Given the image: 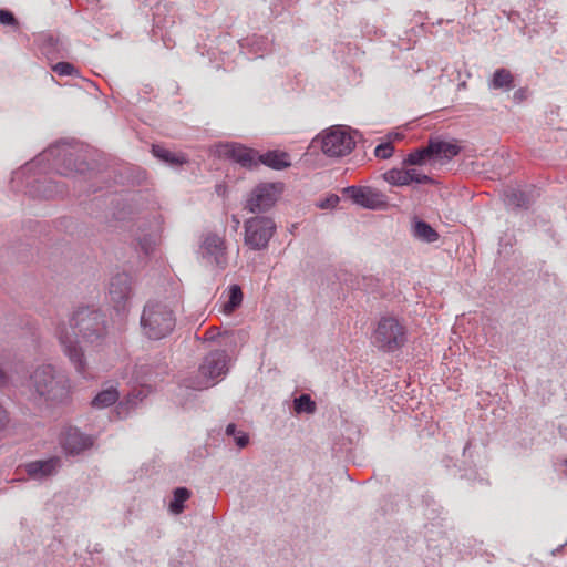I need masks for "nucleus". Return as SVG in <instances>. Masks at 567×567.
Masks as SVG:
<instances>
[{
  "mask_svg": "<svg viewBox=\"0 0 567 567\" xmlns=\"http://www.w3.org/2000/svg\"><path fill=\"white\" fill-rule=\"evenodd\" d=\"M468 447H470V443H467V444L464 446V450H463V453H464V454L466 453V451L468 450Z\"/></svg>",
  "mask_w": 567,
  "mask_h": 567,
  "instance_id": "nucleus-42",
  "label": "nucleus"
},
{
  "mask_svg": "<svg viewBox=\"0 0 567 567\" xmlns=\"http://www.w3.org/2000/svg\"><path fill=\"white\" fill-rule=\"evenodd\" d=\"M423 502L425 503L426 506H434L436 504L434 498L429 495L423 496Z\"/></svg>",
  "mask_w": 567,
  "mask_h": 567,
  "instance_id": "nucleus-41",
  "label": "nucleus"
},
{
  "mask_svg": "<svg viewBox=\"0 0 567 567\" xmlns=\"http://www.w3.org/2000/svg\"><path fill=\"white\" fill-rule=\"evenodd\" d=\"M24 386L31 396L47 402L63 403L70 395L69 378L52 364L38 365L30 373Z\"/></svg>",
  "mask_w": 567,
  "mask_h": 567,
  "instance_id": "nucleus-3",
  "label": "nucleus"
},
{
  "mask_svg": "<svg viewBox=\"0 0 567 567\" xmlns=\"http://www.w3.org/2000/svg\"><path fill=\"white\" fill-rule=\"evenodd\" d=\"M427 159H432V155L430 154L429 151V145L425 147L416 148L415 151L411 152L403 163L405 165H422Z\"/></svg>",
  "mask_w": 567,
  "mask_h": 567,
  "instance_id": "nucleus-26",
  "label": "nucleus"
},
{
  "mask_svg": "<svg viewBox=\"0 0 567 567\" xmlns=\"http://www.w3.org/2000/svg\"><path fill=\"white\" fill-rule=\"evenodd\" d=\"M9 414L6 409L0 404V431L4 430L9 423Z\"/></svg>",
  "mask_w": 567,
  "mask_h": 567,
  "instance_id": "nucleus-37",
  "label": "nucleus"
},
{
  "mask_svg": "<svg viewBox=\"0 0 567 567\" xmlns=\"http://www.w3.org/2000/svg\"><path fill=\"white\" fill-rule=\"evenodd\" d=\"M17 19L12 12L8 10H0V24L3 25H17Z\"/></svg>",
  "mask_w": 567,
  "mask_h": 567,
  "instance_id": "nucleus-35",
  "label": "nucleus"
},
{
  "mask_svg": "<svg viewBox=\"0 0 567 567\" xmlns=\"http://www.w3.org/2000/svg\"><path fill=\"white\" fill-rule=\"evenodd\" d=\"M136 395L137 394L128 393L127 396L117 404L116 412L121 417H126L133 410L138 406Z\"/></svg>",
  "mask_w": 567,
  "mask_h": 567,
  "instance_id": "nucleus-29",
  "label": "nucleus"
},
{
  "mask_svg": "<svg viewBox=\"0 0 567 567\" xmlns=\"http://www.w3.org/2000/svg\"><path fill=\"white\" fill-rule=\"evenodd\" d=\"M40 171L47 168L55 171L59 175L71 178H85L92 171L87 162V152L80 144L59 142L50 145L44 152L39 154L33 161L25 164L23 173H31L35 167L44 165Z\"/></svg>",
  "mask_w": 567,
  "mask_h": 567,
  "instance_id": "nucleus-2",
  "label": "nucleus"
},
{
  "mask_svg": "<svg viewBox=\"0 0 567 567\" xmlns=\"http://www.w3.org/2000/svg\"><path fill=\"white\" fill-rule=\"evenodd\" d=\"M141 244V248L142 250L144 251L145 255H148L150 251L152 250V245L151 243L148 241V239H144L143 241L140 243Z\"/></svg>",
  "mask_w": 567,
  "mask_h": 567,
  "instance_id": "nucleus-39",
  "label": "nucleus"
},
{
  "mask_svg": "<svg viewBox=\"0 0 567 567\" xmlns=\"http://www.w3.org/2000/svg\"><path fill=\"white\" fill-rule=\"evenodd\" d=\"M131 394H137L136 395V401L138 402V404L145 399V393L143 390H133L131 392Z\"/></svg>",
  "mask_w": 567,
  "mask_h": 567,
  "instance_id": "nucleus-40",
  "label": "nucleus"
},
{
  "mask_svg": "<svg viewBox=\"0 0 567 567\" xmlns=\"http://www.w3.org/2000/svg\"><path fill=\"white\" fill-rule=\"evenodd\" d=\"M409 173L411 174V183L430 184L433 182L429 175L421 174L415 168L409 169Z\"/></svg>",
  "mask_w": 567,
  "mask_h": 567,
  "instance_id": "nucleus-34",
  "label": "nucleus"
},
{
  "mask_svg": "<svg viewBox=\"0 0 567 567\" xmlns=\"http://www.w3.org/2000/svg\"><path fill=\"white\" fill-rule=\"evenodd\" d=\"M383 178L394 186H406L411 184L409 169L392 168L383 174Z\"/></svg>",
  "mask_w": 567,
  "mask_h": 567,
  "instance_id": "nucleus-24",
  "label": "nucleus"
},
{
  "mask_svg": "<svg viewBox=\"0 0 567 567\" xmlns=\"http://www.w3.org/2000/svg\"><path fill=\"white\" fill-rule=\"evenodd\" d=\"M258 165L264 164L274 169H282L290 166L288 154L285 152L270 151L257 157Z\"/></svg>",
  "mask_w": 567,
  "mask_h": 567,
  "instance_id": "nucleus-19",
  "label": "nucleus"
},
{
  "mask_svg": "<svg viewBox=\"0 0 567 567\" xmlns=\"http://www.w3.org/2000/svg\"><path fill=\"white\" fill-rule=\"evenodd\" d=\"M131 293L132 280L128 274L118 272L112 276L109 286V295L116 310L120 311L125 308L126 301L131 297Z\"/></svg>",
  "mask_w": 567,
  "mask_h": 567,
  "instance_id": "nucleus-13",
  "label": "nucleus"
},
{
  "mask_svg": "<svg viewBox=\"0 0 567 567\" xmlns=\"http://www.w3.org/2000/svg\"><path fill=\"white\" fill-rule=\"evenodd\" d=\"M393 152H394L393 145L390 142H388V143L379 144L374 150V155L378 158L386 159L392 156Z\"/></svg>",
  "mask_w": 567,
  "mask_h": 567,
  "instance_id": "nucleus-32",
  "label": "nucleus"
},
{
  "mask_svg": "<svg viewBox=\"0 0 567 567\" xmlns=\"http://www.w3.org/2000/svg\"><path fill=\"white\" fill-rule=\"evenodd\" d=\"M34 187V193L43 198H54L66 194L65 186L52 179L35 181Z\"/></svg>",
  "mask_w": 567,
  "mask_h": 567,
  "instance_id": "nucleus-18",
  "label": "nucleus"
},
{
  "mask_svg": "<svg viewBox=\"0 0 567 567\" xmlns=\"http://www.w3.org/2000/svg\"><path fill=\"white\" fill-rule=\"evenodd\" d=\"M243 301V292L239 286L233 285L229 288L228 301L224 305V311L229 313L234 311Z\"/></svg>",
  "mask_w": 567,
  "mask_h": 567,
  "instance_id": "nucleus-27",
  "label": "nucleus"
},
{
  "mask_svg": "<svg viewBox=\"0 0 567 567\" xmlns=\"http://www.w3.org/2000/svg\"><path fill=\"white\" fill-rule=\"evenodd\" d=\"M202 256L207 262L215 265L220 269H225L228 260L226 256V247L224 239L218 235H208L200 247Z\"/></svg>",
  "mask_w": 567,
  "mask_h": 567,
  "instance_id": "nucleus-11",
  "label": "nucleus"
},
{
  "mask_svg": "<svg viewBox=\"0 0 567 567\" xmlns=\"http://www.w3.org/2000/svg\"><path fill=\"white\" fill-rule=\"evenodd\" d=\"M339 203V197L337 195H331L324 202L320 204L321 208H333Z\"/></svg>",
  "mask_w": 567,
  "mask_h": 567,
  "instance_id": "nucleus-36",
  "label": "nucleus"
},
{
  "mask_svg": "<svg viewBox=\"0 0 567 567\" xmlns=\"http://www.w3.org/2000/svg\"><path fill=\"white\" fill-rule=\"evenodd\" d=\"M565 464L567 465V460H565Z\"/></svg>",
  "mask_w": 567,
  "mask_h": 567,
  "instance_id": "nucleus-43",
  "label": "nucleus"
},
{
  "mask_svg": "<svg viewBox=\"0 0 567 567\" xmlns=\"http://www.w3.org/2000/svg\"><path fill=\"white\" fill-rule=\"evenodd\" d=\"M239 44L241 48H245V47H248V45H251L255 48V51L256 52H259V51H265L266 50V44H267V41L261 38V37H252V38H247V39H244L241 41H239Z\"/></svg>",
  "mask_w": 567,
  "mask_h": 567,
  "instance_id": "nucleus-31",
  "label": "nucleus"
},
{
  "mask_svg": "<svg viewBox=\"0 0 567 567\" xmlns=\"http://www.w3.org/2000/svg\"><path fill=\"white\" fill-rule=\"evenodd\" d=\"M406 340V328L394 316H382L371 336V343L385 353L400 350L404 347Z\"/></svg>",
  "mask_w": 567,
  "mask_h": 567,
  "instance_id": "nucleus-6",
  "label": "nucleus"
},
{
  "mask_svg": "<svg viewBox=\"0 0 567 567\" xmlns=\"http://www.w3.org/2000/svg\"><path fill=\"white\" fill-rule=\"evenodd\" d=\"M176 316L172 307L164 301H148L141 315V328L151 340H161L172 333Z\"/></svg>",
  "mask_w": 567,
  "mask_h": 567,
  "instance_id": "nucleus-4",
  "label": "nucleus"
},
{
  "mask_svg": "<svg viewBox=\"0 0 567 567\" xmlns=\"http://www.w3.org/2000/svg\"><path fill=\"white\" fill-rule=\"evenodd\" d=\"M10 382L7 372L0 367V388H6Z\"/></svg>",
  "mask_w": 567,
  "mask_h": 567,
  "instance_id": "nucleus-38",
  "label": "nucleus"
},
{
  "mask_svg": "<svg viewBox=\"0 0 567 567\" xmlns=\"http://www.w3.org/2000/svg\"><path fill=\"white\" fill-rule=\"evenodd\" d=\"M229 357L226 350L209 352L198 368L197 375L184 380L188 389L205 390L215 385L228 372Z\"/></svg>",
  "mask_w": 567,
  "mask_h": 567,
  "instance_id": "nucleus-5",
  "label": "nucleus"
},
{
  "mask_svg": "<svg viewBox=\"0 0 567 567\" xmlns=\"http://www.w3.org/2000/svg\"><path fill=\"white\" fill-rule=\"evenodd\" d=\"M413 236L423 243H434L439 239V233L426 221L416 220L413 225Z\"/></svg>",
  "mask_w": 567,
  "mask_h": 567,
  "instance_id": "nucleus-21",
  "label": "nucleus"
},
{
  "mask_svg": "<svg viewBox=\"0 0 567 567\" xmlns=\"http://www.w3.org/2000/svg\"><path fill=\"white\" fill-rule=\"evenodd\" d=\"M533 187H508L504 190V203L508 207L527 209L535 200Z\"/></svg>",
  "mask_w": 567,
  "mask_h": 567,
  "instance_id": "nucleus-16",
  "label": "nucleus"
},
{
  "mask_svg": "<svg viewBox=\"0 0 567 567\" xmlns=\"http://www.w3.org/2000/svg\"><path fill=\"white\" fill-rule=\"evenodd\" d=\"M244 229L245 245L252 250H264L276 231V224L270 217L255 216L245 221Z\"/></svg>",
  "mask_w": 567,
  "mask_h": 567,
  "instance_id": "nucleus-8",
  "label": "nucleus"
},
{
  "mask_svg": "<svg viewBox=\"0 0 567 567\" xmlns=\"http://www.w3.org/2000/svg\"><path fill=\"white\" fill-rule=\"evenodd\" d=\"M225 433L226 435L234 437L239 449L246 447L249 443L248 434L243 431H238L237 426L234 423H230L226 426Z\"/></svg>",
  "mask_w": 567,
  "mask_h": 567,
  "instance_id": "nucleus-30",
  "label": "nucleus"
},
{
  "mask_svg": "<svg viewBox=\"0 0 567 567\" xmlns=\"http://www.w3.org/2000/svg\"><path fill=\"white\" fill-rule=\"evenodd\" d=\"M218 153L225 156L245 168H254L258 166L257 153L238 143H225L218 147Z\"/></svg>",
  "mask_w": 567,
  "mask_h": 567,
  "instance_id": "nucleus-12",
  "label": "nucleus"
},
{
  "mask_svg": "<svg viewBox=\"0 0 567 567\" xmlns=\"http://www.w3.org/2000/svg\"><path fill=\"white\" fill-rule=\"evenodd\" d=\"M343 192L355 203L368 209H383L388 206L386 196L369 186H348Z\"/></svg>",
  "mask_w": 567,
  "mask_h": 567,
  "instance_id": "nucleus-10",
  "label": "nucleus"
},
{
  "mask_svg": "<svg viewBox=\"0 0 567 567\" xmlns=\"http://www.w3.org/2000/svg\"><path fill=\"white\" fill-rule=\"evenodd\" d=\"M62 466L59 456H52L47 460H37L24 465V470L30 478L43 481L54 476Z\"/></svg>",
  "mask_w": 567,
  "mask_h": 567,
  "instance_id": "nucleus-15",
  "label": "nucleus"
},
{
  "mask_svg": "<svg viewBox=\"0 0 567 567\" xmlns=\"http://www.w3.org/2000/svg\"><path fill=\"white\" fill-rule=\"evenodd\" d=\"M293 409L296 413H313L316 411V403L311 400L309 394H301L293 401Z\"/></svg>",
  "mask_w": 567,
  "mask_h": 567,
  "instance_id": "nucleus-28",
  "label": "nucleus"
},
{
  "mask_svg": "<svg viewBox=\"0 0 567 567\" xmlns=\"http://www.w3.org/2000/svg\"><path fill=\"white\" fill-rule=\"evenodd\" d=\"M514 86V78L511 71L504 68L497 69L488 82L491 90L511 91Z\"/></svg>",
  "mask_w": 567,
  "mask_h": 567,
  "instance_id": "nucleus-20",
  "label": "nucleus"
},
{
  "mask_svg": "<svg viewBox=\"0 0 567 567\" xmlns=\"http://www.w3.org/2000/svg\"><path fill=\"white\" fill-rule=\"evenodd\" d=\"M312 145L320 147L322 153L329 157H343L354 148L355 141L349 127L334 125L313 138Z\"/></svg>",
  "mask_w": 567,
  "mask_h": 567,
  "instance_id": "nucleus-7",
  "label": "nucleus"
},
{
  "mask_svg": "<svg viewBox=\"0 0 567 567\" xmlns=\"http://www.w3.org/2000/svg\"><path fill=\"white\" fill-rule=\"evenodd\" d=\"M53 71L61 76H69L76 72L74 65L69 62H58L53 65Z\"/></svg>",
  "mask_w": 567,
  "mask_h": 567,
  "instance_id": "nucleus-33",
  "label": "nucleus"
},
{
  "mask_svg": "<svg viewBox=\"0 0 567 567\" xmlns=\"http://www.w3.org/2000/svg\"><path fill=\"white\" fill-rule=\"evenodd\" d=\"M190 497V492L186 487H177L173 492V499L169 503V511L173 514H181L185 506L184 503Z\"/></svg>",
  "mask_w": 567,
  "mask_h": 567,
  "instance_id": "nucleus-25",
  "label": "nucleus"
},
{
  "mask_svg": "<svg viewBox=\"0 0 567 567\" xmlns=\"http://www.w3.org/2000/svg\"><path fill=\"white\" fill-rule=\"evenodd\" d=\"M60 443L66 454L78 455L90 449L93 445V440L76 427H68L61 433Z\"/></svg>",
  "mask_w": 567,
  "mask_h": 567,
  "instance_id": "nucleus-14",
  "label": "nucleus"
},
{
  "mask_svg": "<svg viewBox=\"0 0 567 567\" xmlns=\"http://www.w3.org/2000/svg\"><path fill=\"white\" fill-rule=\"evenodd\" d=\"M280 193V184L261 183L250 192L245 204V209L252 214L265 213L276 204Z\"/></svg>",
  "mask_w": 567,
  "mask_h": 567,
  "instance_id": "nucleus-9",
  "label": "nucleus"
},
{
  "mask_svg": "<svg viewBox=\"0 0 567 567\" xmlns=\"http://www.w3.org/2000/svg\"><path fill=\"white\" fill-rule=\"evenodd\" d=\"M152 154L171 166L183 165L187 162V158L184 155L172 153L161 145H153Z\"/></svg>",
  "mask_w": 567,
  "mask_h": 567,
  "instance_id": "nucleus-23",
  "label": "nucleus"
},
{
  "mask_svg": "<svg viewBox=\"0 0 567 567\" xmlns=\"http://www.w3.org/2000/svg\"><path fill=\"white\" fill-rule=\"evenodd\" d=\"M107 333L109 327L105 315L91 307L78 308L68 323L60 322L55 328V337L62 352L81 375H85L86 360L76 336H80L86 343L101 346Z\"/></svg>",
  "mask_w": 567,
  "mask_h": 567,
  "instance_id": "nucleus-1",
  "label": "nucleus"
},
{
  "mask_svg": "<svg viewBox=\"0 0 567 567\" xmlns=\"http://www.w3.org/2000/svg\"><path fill=\"white\" fill-rule=\"evenodd\" d=\"M120 399V393L115 386H110L99 392L92 400V406L95 409H104L113 405Z\"/></svg>",
  "mask_w": 567,
  "mask_h": 567,
  "instance_id": "nucleus-22",
  "label": "nucleus"
},
{
  "mask_svg": "<svg viewBox=\"0 0 567 567\" xmlns=\"http://www.w3.org/2000/svg\"><path fill=\"white\" fill-rule=\"evenodd\" d=\"M429 151L432 159H451L458 155L461 147L456 143L432 137L429 140Z\"/></svg>",
  "mask_w": 567,
  "mask_h": 567,
  "instance_id": "nucleus-17",
  "label": "nucleus"
}]
</instances>
